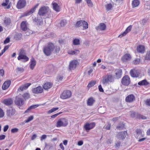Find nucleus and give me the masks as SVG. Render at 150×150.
Instances as JSON below:
<instances>
[{"label":"nucleus","mask_w":150,"mask_h":150,"mask_svg":"<svg viewBox=\"0 0 150 150\" xmlns=\"http://www.w3.org/2000/svg\"><path fill=\"white\" fill-rule=\"evenodd\" d=\"M54 49V45L52 43L49 44L48 45L44 47L43 52L47 56H50Z\"/></svg>","instance_id":"1"},{"label":"nucleus","mask_w":150,"mask_h":150,"mask_svg":"<svg viewBox=\"0 0 150 150\" xmlns=\"http://www.w3.org/2000/svg\"><path fill=\"white\" fill-rule=\"evenodd\" d=\"M114 81V77L112 74H107L103 78L102 83L104 84H106L110 82H113Z\"/></svg>","instance_id":"2"},{"label":"nucleus","mask_w":150,"mask_h":150,"mask_svg":"<svg viewBox=\"0 0 150 150\" xmlns=\"http://www.w3.org/2000/svg\"><path fill=\"white\" fill-rule=\"evenodd\" d=\"M68 120L66 119L61 118L59 119L57 121L56 123L57 127H66L68 124Z\"/></svg>","instance_id":"3"},{"label":"nucleus","mask_w":150,"mask_h":150,"mask_svg":"<svg viewBox=\"0 0 150 150\" xmlns=\"http://www.w3.org/2000/svg\"><path fill=\"white\" fill-rule=\"evenodd\" d=\"M49 9L48 7L43 6L39 9L38 14L40 16H44L47 13Z\"/></svg>","instance_id":"4"},{"label":"nucleus","mask_w":150,"mask_h":150,"mask_svg":"<svg viewBox=\"0 0 150 150\" xmlns=\"http://www.w3.org/2000/svg\"><path fill=\"white\" fill-rule=\"evenodd\" d=\"M71 95V91L69 90H65L60 95V97L62 99H64L69 98Z\"/></svg>","instance_id":"5"},{"label":"nucleus","mask_w":150,"mask_h":150,"mask_svg":"<svg viewBox=\"0 0 150 150\" xmlns=\"http://www.w3.org/2000/svg\"><path fill=\"white\" fill-rule=\"evenodd\" d=\"M96 126V123L92 122L90 123H86L84 126V128L85 130L88 132L89 131L93 128Z\"/></svg>","instance_id":"6"},{"label":"nucleus","mask_w":150,"mask_h":150,"mask_svg":"<svg viewBox=\"0 0 150 150\" xmlns=\"http://www.w3.org/2000/svg\"><path fill=\"white\" fill-rule=\"evenodd\" d=\"M26 2L25 0H19L17 4V8L18 9H21L24 8L25 6Z\"/></svg>","instance_id":"7"},{"label":"nucleus","mask_w":150,"mask_h":150,"mask_svg":"<svg viewBox=\"0 0 150 150\" xmlns=\"http://www.w3.org/2000/svg\"><path fill=\"white\" fill-rule=\"evenodd\" d=\"M130 83V79L128 76H125L122 79V83L123 85L127 86L129 85Z\"/></svg>","instance_id":"8"},{"label":"nucleus","mask_w":150,"mask_h":150,"mask_svg":"<svg viewBox=\"0 0 150 150\" xmlns=\"http://www.w3.org/2000/svg\"><path fill=\"white\" fill-rule=\"evenodd\" d=\"M115 75L114 78L118 79L121 78L122 75V70L120 69H116L115 71Z\"/></svg>","instance_id":"9"},{"label":"nucleus","mask_w":150,"mask_h":150,"mask_svg":"<svg viewBox=\"0 0 150 150\" xmlns=\"http://www.w3.org/2000/svg\"><path fill=\"white\" fill-rule=\"evenodd\" d=\"M127 134V133L126 131L119 132L117 135L116 137L118 139H122L125 138Z\"/></svg>","instance_id":"10"},{"label":"nucleus","mask_w":150,"mask_h":150,"mask_svg":"<svg viewBox=\"0 0 150 150\" xmlns=\"http://www.w3.org/2000/svg\"><path fill=\"white\" fill-rule=\"evenodd\" d=\"M28 23L26 21H22L21 24V27L22 30L24 31H28L29 29L27 27Z\"/></svg>","instance_id":"11"},{"label":"nucleus","mask_w":150,"mask_h":150,"mask_svg":"<svg viewBox=\"0 0 150 150\" xmlns=\"http://www.w3.org/2000/svg\"><path fill=\"white\" fill-rule=\"evenodd\" d=\"M32 91L33 93L35 94H38L41 93L42 92L43 89L41 86H39L32 89Z\"/></svg>","instance_id":"12"},{"label":"nucleus","mask_w":150,"mask_h":150,"mask_svg":"<svg viewBox=\"0 0 150 150\" xmlns=\"http://www.w3.org/2000/svg\"><path fill=\"white\" fill-rule=\"evenodd\" d=\"M15 103L17 105L21 106L24 104V101L23 98H16L15 101Z\"/></svg>","instance_id":"13"},{"label":"nucleus","mask_w":150,"mask_h":150,"mask_svg":"<svg viewBox=\"0 0 150 150\" xmlns=\"http://www.w3.org/2000/svg\"><path fill=\"white\" fill-rule=\"evenodd\" d=\"M77 63L78 61L76 60L71 62L69 66V69L71 70L74 69L76 68Z\"/></svg>","instance_id":"14"},{"label":"nucleus","mask_w":150,"mask_h":150,"mask_svg":"<svg viewBox=\"0 0 150 150\" xmlns=\"http://www.w3.org/2000/svg\"><path fill=\"white\" fill-rule=\"evenodd\" d=\"M15 113V110L12 108H11L7 110L6 111V114L8 116L11 117Z\"/></svg>","instance_id":"15"},{"label":"nucleus","mask_w":150,"mask_h":150,"mask_svg":"<svg viewBox=\"0 0 150 150\" xmlns=\"http://www.w3.org/2000/svg\"><path fill=\"white\" fill-rule=\"evenodd\" d=\"M132 28V26L130 25L128 26L127 28L126 29V30L124 31L122 33H121L120 35L118 37L119 38H122V37L125 36L126 35V34L129 31L131 30Z\"/></svg>","instance_id":"16"},{"label":"nucleus","mask_w":150,"mask_h":150,"mask_svg":"<svg viewBox=\"0 0 150 150\" xmlns=\"http://www.w3.org/2000/svg\"><path fill=\"white\" fill-rule=\"evenodd\" d=\"M38 4H37L34 8H32L29 11L25 13L23 16H22V17L28 16L33 13L35 11V8L38 7Z\"/></svg>","instance_id":"17"},{"label":"nucleus","mask_w":150,"mask_h":150,"mask_svg":"<svg viewBox=\"0 0 150 150\" xmlns=\"http://www.w3.org/2000/svg\"><path fill=\"white\" fill-rule=\"evenodd\" d=\"M11 83V81L9 80L6 81L2 85V88L4 90L6 89L10 86Z\"/></svg>","instance_id":"18"},{"label":"nucleus","mask_w":150,"mask_h":150,"mask_svg":"<svg viewBox=\"0 0 150 150\" xmlns=\"http://www.w3.org/2000/svg\"><path fill=\"white\" fill-rule=\"evenodd\" d=\"M106 28V26L104 23H100L98 26L96 27V29L97 30H105Z\"/></svg>","instance_id":"19"},{"label":"nucleus","mask_w":150,"mask_h":150,"mask_svg":"<svg viewBox=\"0 0 150 150\" xmlns=\"http://www.w3.org/2000/svg\"><path fill=\"white\" fill-rule=\"evenodd\" d=\"M135 97L133 95H130L127 97L125 99V100L127 102H131L135 100Z\"/></svg>","instance_id":"20"},{"label":"nucleus","mask_w":150,"mask_h":150,"mask_svg":"<svg viewBox=\"0 0 150 150\" xmlns=\"http://www.w3.org/2000/svg\"><path fill=\"white\" fill-rule=\"evenodd\" d=\"M130 74L133 77H137L139 76V74L137 71L135 69H132L130 71Z\"/></svg>","instance_id":"21"},{"label":"nucleus","mask_w":150,"mask_h":150,"mask_svg":"<svg viewBox=\"0 0 150 150\" xmlns=\"http://www.w3.org/2000/svg\"><path fill=\"white\" fill-rule=\"evenodd\" d=\"M137 50L139 53H144L145 51L144 47L143 45H140L137 47Z\"/></svg>","instance_id":"22"},{"label":"nucleus","mask_w":150,"mask_h":150,"mask_svg":"<svg viewBox=\"0 0 150 150\" xmlns=\"http://www.w3.org/2000/svg\"><path fill=\"white\" fill-rule=\"evenodd\" d=\"M52 84L50 82H47L45 83L43 86L45 89L47 90L50 88L52 86Z\"/></svg>","instance_id":"23"},{"label":"nucleus","mask_w":150,"mask_h":150,"mask_svg":"<svg viewBox=\"0 0 150 150\" xmlns=\"http://www.w3.org/2000/svg\"><path fill=\"white\" fill-rule=\"evenodd\" d=\"M18 60H23L24 62L27 61L29 60V58L25 55L22 56H19L18 57Z\"/></svg>","instance_id":"24"},{"label":"nucleus","mask_w":150,"mask_h":150,"mask_svg":"<svg viewBox=\"0 0 150 150\" xmlns=\"http://www.w3.org/2000/svg\"><path fill=\"white\" fill-rule=\"evenodd\" d=\"M52 5L54 10L57 12H59L60 11V8L57 4L53 2L52 3Z\"/></svg>","instance_id":"25"},{"label":"nucleus","mask_w":150,"mask_h":150,"mask_svg":"<svg viewBox=\"0 0 150 150\" xmlns=\"http://www.w3.org/2000/svg\"><path fill=\"white\" fill-rule=\"evenodd\" d=\"M140 4V1L138 0H134L132 3L133 8L137 7Z\"/></svg>","instance_id":"26"},{"label":"nucleus","mask_w":150,"mask_h":150,"mask_svg":"<svg viewBox=\"0 0 150 150\" xmlns=\"http://www.w3.org/2000/svg\"><path fill=\"white\" fill-rule=\"evenodd\" d=\"M13 100L11 99H5L4 101V103L6 105H10L13 103Z\"/></svg>","instance_id":"27"},{"label":"nucleus","mask_w":150,"mask_h":150,"mask_svg":"<svg viewBox=\"0 0 150 150\" xmlns=\"http://www.w3.org/2000/svg\"><path fill=\"white\" fill-rule=\"evenodd\" d=\"M94 101L93 98L91 97L88 99L87 101V104L88 106H91L93 105Z\"/></svg>","instance_id":"28"},{"label":"nucleus","mask_w":150,"mask_h":150,"mask_svg":"<svg viewBox=\"0 0 150 150\" xmlns=\"http://www.w3.org/2000/svg\"><path fill=\"white\" fill-rule=\"evenodd\" d=\"M11 23V20L10 18L6 17L4 20V23L6 26L9 25Z\"/></svg>","instance_id":"29"},{"label":"nucleus","mask_w":150,"mask_h":150,"mask_svg":"<svg viewBox=\"0 0 150 150\" xmlns=\"http://www.w3.org/2000/svg\"><path fill=\"white\" fill-rule=\"evenodd\" d=\"M130 58V55L129 54H126L122 58L123 62H125Z\"/></svg>","instance_id":"30"},{"label":"nucleus","mask_w":150,"mask_h":150,"mask_svg":"<svg viewBox=\"0 0 150 150\" xmlns=\"http://www.w3.org/2000/svg\"><path fill=\"white\" fill-rule=\"evenodd\" d=\"M36 64V62L33 58L32 59L30 65V68L33 69Z\"/></svg>","instance_id":"31"},{"label":"nucleus","mask_w":150,"mask_h":150,"mask_svg":"<svg viewBox=\"0 0 150 150\" xmlns=\"http://www.w3.org/2000/svg\"><path fill=\"white\" fill-rule=\"evenodd\" d=\"M79 53V51L78 50H76L75 51H69L68 52V53L71 55H76Z\"/></svg>","instance_id":"32"},{"label":"nucleus","mask_w":150,"mask_h":150,"mask_svg":"<svg viewBox=\"0 0 150 150\" xmlns=\"http://www.w3.org/2000/svg\"><path fill=\"white\" fill-rule=\"evenodd\" d=\"M38 105H35L31 106L25 111V113L28 112L31 109H34L38 107Z\"/></svg>","instance_id":"33"},{"label":"nucleus","mask_w":150,"mask_h":150,"mask_svg":"<svg viewBox=\"0 0 150 150\" xmlns=\"http://www.w3.org/2000/svg\"><path fill=\"white\" fill-rule=\"evenodd\" d=\"M83 20H81L77 21L76 24L74 25L76 27H79L82 26V25H83Z\"/></svg>","instance_id":"34"},{"label":"nucleus","mask_w":150,"mask_h":150,"mask_svg":"<svg viewBox=\"0 0 150 150\" xmlns=\"http://www.w3.org/2000/svg\"><path fill=\"white\" fill-rule=\"evenodd\" d=\"M138 84L139 85H146L148 84V83L146 80H144L139 82Z\"/></svg>","instance_id":"35"},{"label":"nucleus","mask_w":150,"mask_h":150,"mask_svg":"<svg viewBox=\"0 0 150 150\" xmlns=\"http://www.w3.org/2000/svg\"><path fill=\"white\" fill-rule=\"evenodd\" d=\"M136 133L137 135H140L142 137H143L144 135V133L142 132L141 130L139 129H137L136 131Z\"/></svg>","instance_id":"36"},{"label":"nucleus","mask_w":150,"mask_h":150,"mask_svg":"<svg viewBox=\"0 0 150 150\" xmlns=\"http://www.w3.org/2000/svg\"><path fill=\"white\" fill-rule=\"evenodd\" d=\"M22 96L25 100L28 99L30 98V94L28 93L23 94L22 95Z\"/></svg>","instance_id":"37"},{"label":"nucleus","mask_w":150,"mask_h":150,"mask_svg":"<svg viewBox=\"0 0 150 150\" xmlns=\"http://www.w3.org/2000/svg\"><path fill=\"white\" fill-rule=\"evenodd\" d=\"M73 44L74 45H78L80 44V40L79 39H75L73 41Z\"/></svg>","instance_id":"38"},{"label":"nucleus","mask_w":150,"mask_h":150,"mask_svg":"<svg viewBox=\"0 0 150 150\" xmlns=\"http://www.w3.org/2000/svg\"><path fill=\"white\" fill-rule=\"evenodd\" d=\"M105 7L106 8V10L107 11H109L111 10L113 7L112 5L111 4H107L106 6Z\"/></svg>","instance_id":"39"},{"label":"nucleus","mask_w":150,"mask_h":150,"mask_svg":"<svg viewBox=\"0 0 150 150\" xmlns=\"http://www.w3.org/2000/svg\"><path fill=\"white\" fill-rule=\"evenodd\" d=\"M22 34L21 33L16 34L14 36V38L17 40H20L22 37Z\"/></svg>","instance_id":"40"},{"label":"nucleus","mask_w":150,"mask_h":150,"mask_svg":"<svg viewBox=\"0 0 150 150\" xmlns=\"http://www.w3.org/2000/svg\"><path fill=\"white\" fill-rule=\"evenodd\" d=\"M45 146L49 149H52L53 148V144L52 143H50L48 144H46Z\"/></svg>","instance_id":"41"},{"label":"nucleus","mask_w":150,"mask_h":150,"mask_svg":"<svg viewBox=\"0 0 150 150\" xmlns=\"http://www.w3.org/2000/svg\"><path fill=\"white\" fill-rule=\"evenodd\" d=\"M88 6L92 7L93 6V4L91 0H85Z\"/></svg>","instance_id":"42"},{"label":"nucleus","mask_w":150,"mask_h":150,"mask_svg":"<svg viewBox=\"0 0 150 150\" xmlns=\"http://www.w3.org/2000/svg\"><path fill=\"white\" fill-rule=\"evenodd\" d=\"M24 69L22 67H17L16 69V71L17 72L21 73L24 71Z\"/></svg>","instance_id":"43"},{"label":"nucleus","mask_w":150,"mask_h":150,"mask_svg":"<svg viewBox=\"0 0 150 150\" xmlns=\"http://www.w3.org/2000/svg\"><path fill=\"white\" fill-rule=\"evenodd\" d=\"M96 83V81H92L90 82L88 85V88H90L93 86H94Z\"/></svg>","instance_id":"44"},{"label":"nucleus","mask_w":150,"mask_h":150,"mask_svg":"<svg viewBox=\"0 0 150 150\" xmlns=\"http://www.w3.org/2000/svg\"><path fill=\"white\" fill-rule=\"evenodd\" d=\"M82 26H83V27L85 29H87L88 28V23L85 21H83V25H82Z\"/></svg>","instance_id":"45"},{"label":"nucleus","mask_w":150,"mask_h":150,"mask_svg":"<svg viewBox=\"0 0 150 150\" xmlns=\"http://www.w3.org/2000/svg\"><path fill=\"white\" fill-rule=\"evenodd\" d=\"M67 23L66 21L65 20H61L60 23V24L62 27L64 26Z\"/></svg>","instance_id":"46"},{"label":"nucleus","mask_w":150,"mask_h":150,"mask_svg":"<svg viewBox=\"0 0 150 150\" xmlns=\"http://www.w3.org/2000/svg\"><path fill=\"white\" fill-rule=\"evenodd\" d=\"M59 109V108L58 107L54 108H52L50 110L48 111V114H50L52 112L58 110Z\"/></svg>","instance_id":"47"},{"label":"nucleus","mask_w":150,"mask_h":150,"mask_svg":"<svg viewBox=\"0 0 150 150\" xmlns=\"http://www.w3.org/2000/svg\"><path fill=\"white\" fill-rule=\"evenodd\" d=\"M33 118L34 117L33 116H30L29 117L27 120H25V123L29 122L30 121L33 120Z\"/></svg>","instance_id":"48"},{"label":"nucleus","mask_w":150,"mask_h":150,"mask_svg":"<svg viewBox=\"0 0 150 150\" xmlns=\"http://www.w3.org/2000/svg\"><path fill=\"white\" fill-rule=\"evenodd\" d=\"M140 61V59L139 58L136 59L135 60L133 61V63L134 65H137L138 64Z\"/></svg>","instance_id":"49"},{"label":"nucleus","mask_w":150,"mask_h":150,"mask_svg":"<svg viewBox=\"0 0 150 150\" xmlns=\"http://www.w3.org/2000/svg\"><path fill=\"white\" fill-rule=\"evenodd\" d=\"M137 117L139 119H145L146 117L145 116L139 114H137Z\"/></svg>","instance_id":"50"},{"label":"nucleus","mask_w":150,"mask_h":150,"mask_svg":"<svg viewBox=\"0 0 150 150\" xmlns=\"http://www.w3.org/2000/svg\"><path fill=\"white\" fill-rule=\"evenodd\" d=\"M4 115L3 110L0 108V118L3 117Z\"/></svg>","instance_id":"51"},{"label":"nucleus","mask_w":150,"mask_h":150,"mask_svg":"<svg viewBox=\"0 0 150 150\" xmlns=\"http://www.w3.org/2000/svg\"><path fill=\"white\" fill-rule=\"evenodd\" d=\"M9 2V0H6L4 2L1 4V5L3 6H7Z\"/></svg>","instance_id":"52"},{"label":"nucleus","mask_w":150,"mask_h":150,"mask_svg":"<svg viewBox=\"0 0 150 150\" xmlns=\"http://www.w3.org/2000/svg\"><path fill=\"white\" fill-rule=\"evenodd\" d=\"M63 79V76L62 75H58L57 77V80L58 81H60L62 80Z\"/></svg>","instance_id":"53"},{"label":"nucleus","mask_w":150,"mask_h":150,"mask_svg":"<svg viewBox=\"0 0 150 150\" xmlns=\"http://www.w3.org/2000/svg\"><path fill=\"white\" fill-rule=\"evenodd\" d=\"M130 115L132 117H134L136 114V112L134 111H130Z\"/></svg>","instance_id":"54"},{"label":"nucleus","mask_w":150,"mask_h":150,"mask_svg":"<svg viewBox=\"0 0 150 150\" xmlns=\"http://www.w3.org/2000/svg\"><path fill=\"white\" fill-rule=\"evenodd\" d=\"M18 129L17 128H14L12 129L11 130V132L12 133H15L18 132Z\"/></svg>","instance_id":"55"},{"label":"nucleus","mask_w":150,"mask_h":150,"mask_svg":"<svg viewBox=\"0 0 150 150\" xmlns=\"http://www.w3.org/2000/svg\"><path fill=\"white\" fill-rule=\"evenodd\" d=\"M25 51L23 49L21 50L20 52L19 53V56H22L25 55Z\"/></svg>","instance_id":"56"},{"label":"nucleus","mask_w":150,"mask_h":150,"mask_svg":"<svg viewBox=\"0 0 150 150\" xmlns=\"http://www.w3.org/2000/svg\"><path fill=\"white\" fill-rule=\"evenodd\" d=\"M146 59L150 60V51H148L147 52L146 56Z\"/></svg>","instance_id":"57"},{"label":"nucleus","mask_w":150,"mask_h":150,"mask_svg":"<svg viewBox=\"0 0 150 150\" xmlns=\"http://www.w3.org/2000/svg\"><path fill=\"white\" fill-rule=\"evenodd\" d=\"M26 89L23 85L20 86L18 89V91H22L24 89Z\"/></svg>","instance_id":"58"},{"label":"nucleus","mask_w":150,"mask_h":150,"mask_svg":"<svg viewBox=\"0 0 150 150\" xmlns=\"http://www.w3.org/2000/svg\"><path fill=\"white\" fill-rule=\"evenodd\" d=\"M124 127V125L123 124H122L121 125L118 126L117 127V128L119 130H120L123 129Z\"/></svg>","instance_id":"59"},{"label":"nucleus","mask_w":150,"mask_h":150,"mask_svg":"<svg viewBox=\"0 0 150 150\" xmlns=\"http://www.w3.org/2000/svg\"><path fill=\"white\" fill-rule=\"evenodd\" d=\"M10 41V38L9 37L7 38L4 41V44H6L8 43Z\"/></svg>","instance_id":"60"},{"label":"nucleus","mask_w":150,"mask_h":150,"mask_svg":"<svg viewBox=\"0 0 150 150\" xmlns=\"http://www.w3.org/2000/svg\"><path fill=\"white\" fill-rule=\"evenodd\" d=\"M111 125L110 123H108L107 124L106 126L105 127V129L107 130H110V128Z\"/></svg>","instance_id":"61"},{"label":"nucleus","mask_w":150,"mask_h":150,"mask_svg":"<svg viewBox=\"0 0 150 150\" xmlns=\"http://www.w3.org/2000/svg\"><path fill=\"white\" fill-rule=\"evenodd\" d=\"M9 47V46L8 45L5 46L4 49L2 50V52L4 53L8 49Z\"/></svg>","instance_id":"62"},{"label":"nucleus","mask_w":150,"mask_h":150,"mask_svg":"<svg viewBox=\"0 0 150 150\" xmlns=\"http://www.w3.org/2000/svg\"><path fill=\"white\" fill-rule=\"evenodd\" d=\"M31 84L30 83H26L23 86L25 87V89L27 88H28Z\"/></svg>","instance_id":"63"},{"label":"nucleus","mask_w":150,"mask_h":150,"mask_svg":"<svg viewBox=\"0 0 150 150\" xmlns=\"http://www.w3.org/2000/svg\"><path fill=\"white\" fill-rule=\"evenodd\" d=\"M146 105L150 106V99L146 100Z\"/></svg>","instance_id":"64"}]
</instances>
